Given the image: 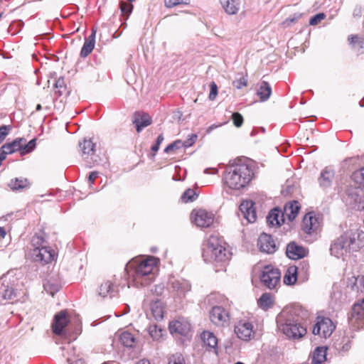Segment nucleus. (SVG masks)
I'll use <instances>...</instances> for the list:
<instances>
[{"mask_svg": "<svg viewBox=\"0 0 364 364\" xmlns=\"http://www.w3.org/2000/svg\"><path fill=\"white\" fill-rule=\"evenodd\" d=\"M309 316V311L299 304L286 306L277 316V328L288 338L300 339L306 333L304 321Z\"/></svg>", "mask_w": 364, "mask_h": 364, "instance_id": "1", "label": "nucleus"}, {"mask_svg": "<svg viewBox=\"0 0 364 364\" xmlns=\"http://www.w3.org/2000/svg\"><path fill=\"white\" fill-rule=\"evenodd\" d=\"M159 259L149 256L146 258H134L129 261L125 271L132 285L145 287L152 283L158 272Z\"/></svg>", "mask_w": 364, "mask_h": 364, "instance_id": "2", "label": "nucleus"}, {"mask_svg": "<svg viewBox=\"0 0 364 364\" xmlns=\"http://www.w3.org/2000/svg\"><path fill=\"white\" fill-rule=\"evenodd\" d=\"M202 255L206 263L222 267L228 262L232 254L217 236L211 235L203 245Z\"/></svg>", "mask_w": 364, "mask_h": 364, "instance_id": "3", "label": "nucleus"}, {"mask_svg": "<svg viewBox=\"0 0 364 364\" xmlns=\"http://www.w3.org/2000/svg\"><path fill=\"white\" fill-rule=\"evenodd\" d=\"M252 169L246 164H235L230 166L225 174V184L233 190L245 188L252 179Z\"/></svg>", "mask_w": 364, "mask_h": 364, "instance_id": "4", "label": "nucleus"}, {"mask_svg": "<svg viewBox=\"0 0 364 364\" xmlns=\"http://www.w3.org/2000/svg\"><path fill=\"white\" fill-rule=\"evenodd\" d=\"M359 247L356 245L355 239L347 234L341 235L335 240L330 247L331 255L336 258H344L351 251L356 252Z\"/></svg>", "mask_w": 364, "mask_h": 364, "instance_id": "5", "label": "nucleus"}, {"mask_svg": "<svg viewBox=\"0 0 364 364\" xmlns=\"http://www.w3.org/2000/svg\"><path fill=\"white\" fill-rule=\"evenodd\" d=\"M221 303L223 306L217 305L212 308L210 311V321L218 326H228L230 323V314L226 309L229 305V301L227 298H223Z\"/></svg>", "mask_w": 364, "mask_h": 364, "instance_id": "6", "label": "nucleus"}, {"mask_svg": "<svg viewBox=\"0 0 364 364\" xmlns=\"http://www.w3.org/2000/svg\"><path fill=\"white\" fill-rule=\"evenodd\" d=\"M280 277L281 274L278 269L272 265H267L263 268L260 280L265 287L272 289L279 284Z\"/></svg>", "mask_w": 364, "mask_h": 364, "instance_id": "7", "label": "nucleus"}, {"mask_svg": "<svg viewBox=\"0 0 364 364\" xmlns=\"http://www.w3.org/2000/svg\"><path fill=\"white\" fill-rule=\"evenodd\" d=\"M336 326L330 318L318 316L313 328V333L326 338L331 336Z\"/></svg>", "mask_w": 364, "mask_h": 364, "instance_id": "8", "label": "nucleus"}, {"mask_svg": "<svg viewBox=\"0 0 364 364\" xmlns=\"http://www.w3.org/2000/svg\"><path fill=\"white\" fill-rule=\"evenodd\" d=\"M170 333L174 336H181L186 338L191 336V327L189 321L184 318H179L169 323Z\"/></svg>", "mask_w": 364, "mask_h": 364, "instance_id": "9", "label": "nucleus"}, {"mask_svg": "<svg viewBox=\"0 0 364 364\" xmlns=\"http://www.w3.org/2000/svg\"><path fill=\"white\" fill-rule=\"evenodd\" d=\"M191 220L199 228H208L214 221V214L204 209L193 210L191 215Z\"/></svg>", "mask_w": 364, "mask_h": 364, "instance_id": "10", "label": "nucleus"}, {"mask_svg": "<svg viewBox=\"0 0 364 364\" xmlns=\"http://www.w3.org/2000/svg\"><path fill=\"white\" fill-rule=\"evenodd\" d=\"M55 257V250L50 247L38 246L32 251L33 261L41 262L43 264H48L54 260Z\"/></svg>", "mask_w": 364, "mask_h": 364, "instance_id": "11", "label": "nucleus"}, {"mask_svg": "<svg viewBox=\"0 0 364 364\" xmlns=\"http://www.w3.org/2000/svg\"><path fill=\"white\" fill-rule=\"evenodd\" d=\"M348 321L355 328L359 329L364 327V299L353 305Z\"/></svg>", "mask_w": 364, "mask_h": 364, "instance_id": "12", "label": "nucleus"}, {"mask_svg": "<svg viewBox=\"0 0 364 364\" xmlns=\"http://www.w3.org/2000/svg\"><path fill=\"white\" fill-rule=\"evenodd\" d=\"M69 320L67 316L66 311H61L55 315L52 323L53 331L55 334L58 336H64L68 337L69 332L65 329Z\"/></svg>", "mask_w": 364, "mask_h": 364, "instance_id": "13", "label": "nucleus"}, {"mask_svg": "<svg viewBox=\"0 0 364 364\" xmlns=\"http://www.w3.org/2000/svg\"><path fill=\"white\" fill-rule=\"evenodd\" d=\"M20 295L18 291L6 277L0 279V297L5 300H18Z\"/></svg>", "mask_w": 364, "mask_h": 364, "instance_id": "14", "label": "nucleus"}, {"mask_svg": "<svg viewBox=\"0 0 364 364\" xmlns=\"http://www.w3.org/2000/svg\"><path fill=\"white\" fill-rule=\"evenodd\" d=\"M235 333L240 339L249 341L255 334L253 325L252 323L245 320L240 321L235 326Z\"/></svg>", "mask_w": 364, "mask_h": 364, "instance_id": "15", "label": "nucleus"}, {"mask_svg": "<svg viewBox=\"0 0 364 364\" xmlns=\"http://www.w3.org/2000/svg\"><path fill=\"white\" fill-rule=\"evenodd\" d=\"M253 206L254 203L252 200H244L239 207L240 212L239 216L245 218L247 223H252L256 220V211Z\"/></svg>", "mask_w": 364, "mask_h": 364, "instance_id": "16", "label": "nucleus"}, {"mask_svg": "<svg viewBox=\"0 0 364 364\" xmlns=\"http://www.w3.org/2000/svg\"><path fill=\"white\" fill-rule=\"evenodd\" d=\"M257 245L260 251L268 254L274 253L276 251V245L272 236L262 233L258 238Z\"/></svg>", "mask_w": 364, "mask_h": 364, "instance_id": "17", "label": "nucleus"}, {"mask_svg": "<svg viewBox=\"0 0 364 364\" xmlns=\"http://www.w3.org/2000/svg\"><path fill=\"white\" fill-rule=\"evenodd\" d=\"M307 254V249L294 242L289 243L287 246L286 255L291 259H299L304 257Z\"/></svg>", "mask_w": 364, "mask_h": 364, "instance_id": "18", "label": "nucleus"}, {"mask_svg": "<svg viewBox=\"0 0 364 364\" xmlns=\"http://www.w3.org/2000/svg\"><path fill=\"white\" fill-rule=\"evenodd\" d=\"M300 210V205L298 201L293 200L287 203L284 208V212L282 213V220L284 222L285 218L289 221H293L297 216Z\"/></svg>", "mask_w": 364, "mask_h": 364, "instance_id": "19", "label": "nucleus"}, {"mask_svg": "<svg viewBox=\"0 0 364 364\" xmlns=\"http://www.w3.org/2000/svg\"><path fill=\"white\" fill-rule=\"evenodd\" d=\"M164 306L161 300L156 299L150 304L149 311L146 315L148 317H153L156 321H161L164 318Z\"/></svg>", "mask_w": 364, "mask_h": 364, "instance_id": "20", "label": "nucleus"}, {"mask_svg": "<svg viewBox=\"0 0 364 364\" xmlns=\"http://www.w3.org/2000/svg\"><path fill=\"white\" fill-rule=\"evenodd\" d=\"M318 228L317 219L311 214H306L303 219L301 229L307 235H311Z\"/></svg>", "mask_w": 364, "mask_h": 364, "instance_id": "21", "label": "nucleus"}, {"mask_svg": "<svg viewBox=\"0 0 364 364\" xmlns=\"http://www.w3.org/2000/svg\"><path fill=\"white\" fill-rule=\"evenodd\" d=\"M151 122V119L149 114L140 112L134 114L133 123L136 126L137 132H140L142 129L149 126Z\"/></svg>", "mask_w": 364, "mask_h": 364, "instance_id": "22", "label": "nucleus"}, {"mask_svg": "<svg viewBox=\"0 0 364 364\" xmlns=\"http://www.w3.org/2000/svg\"><path fill=\"white\" fill-rule=\"evenodd\" d=\"M220 2L225 11L230 15L237 14L241 6L240 0H220Z\"/></svg>", "mask_w": 364, "mask_h": 364, "instance_id": "23", "label": "nucleus"}, {"mask_svg": "<svg viewBox=\"0 0 364 364\" xmlns=\"http://www.w3.org/2000/svg\"><path fill=\"white\" fill-rule=\"evenodd\" d=\"M282 211L278 208L272 209L267 216V223L269 226L279 227L283 223L282 220Z\"/></svg>", "mask_w": 364, "mask_h": 364, "instance_id": "24", "label": "nucleus"}, {"mask_svg": "<svg viewBox=\"0 0 364 364\" xmlns=\"http://www.w3.org/2000/svg\"><path fill=\"white\" fill-rule=\"evenodd\" d=\"M22 142H26L25 138H16L10 143L4 144L2 147L4 151L6 150L9 154H11L18 151L21 154Z\"/></svg>", "mask_w": 364, "mask_h": 364, "instance_id": "25", "label": "nucleus"}, {"mask_svg": "<svg viewBox=\"0 0 364 364\" xmlns=\"http://www.w3.org/2000/svg\"><path fill=\"white\" fill-rule=\"evenodd\" d=\"M170 284L173 291H176L179 296L184 294L191 289V286L186 281L173 279L170 281Z\"/></svg>", "mask_w": 364, "mask_h": 364, "instance_id": "26", "label": "nucleus"}, {"mask_svg": "<svg viewBox=\"0 0 364 364\" xmlns=\"http://www.w3.org/2000/svg\"><path fill=\"white\" fill-rule=\"evenodd\" d=\"M9 186L13 191H23L29 188L30 183L29 181L24 178H16L14 179H11L9 183Z\"/></svg>", "mask_w": 364, "mask_h": 364, "instance_id": "27", "label": "nucleus"}, {"mask_svg": "<svg viewBox=\"0 0 364 364\" xmlns=\"http://www.w3.org/2000/svg\"><path fill=\"white\" fill-rule=\"evenodd\" d=\"M327 348L325 346L317 347L311 355V364H322L326 360Z\"/></svg>", "mask_w": 364, "mask_h": 364, "instance_id": "28", "label": "nucleus"}, {"mask_svg": "<svg viewBox=\"0 0 364 364\" xmlns=\"http://www.w3.org/2000/svg\"><path fill=\"white\" fill-rule=\"evenodd\" d=\"M334 176V172L332 169L325 168L321 173L318 178L320 186L322 187H328L331 185Z\"/></svg>", "mask_w": 364, "mask_h": 364, "instance_id": "29", "label": "nucleus"}, {"mask_svg": "<svg viewBox=\"0 0 364 364\" xmlns=\"http://www.w3.org/2000/svg\"><path fill=\"white\" fill-rule=\"evenodd\" d=\"M298 268L296 266H290L287 268L284 276V283L287 285L294 284L297 279Z\"/></svg>", "mask_w": 364, "mask_h": 364, "instance_id": "30", "label": "nucleus"}, {"mask_svg": "<svg viewBox=\"0 0 364 364\" xmlns=\"http://www.w3.org/2000/svg\"><path fill=\"white\" fill-rule=\"evenodd\" d=\"M79 147L82 156H91L95 152V144L90 139H84L82 142H80Z\"/></svg>", "mask_w": 364, "mask_h": 364, "instance_id": "31", "label": "nucleus"}, {"mask_svg": "<svg viewBox=\"0 0 364 364\" xmlns=\"http://www.w3.org/2000/svg\"><path fill=\"white\" fill-rule=\"evenodd\" d=\"M274 304V299L270 294L264 293L262 294L259 299L257 300V304L259 308L267 311L272 308Z\"/></svg>", "mask_w": 364, "mask_h": 364, "instance_id": "32", "label": "nucleus"}, {"mask_svg": "<svg viewBox=\"0 0 364 364\" xmlns=\"http://www.w3.org/2000/svg\"><path fill=\"white\" fill-rule=\"evenodd\" d=\"M203 343L210 348L215 349L218 346L216 336L210 331H203L201 335Z\"/></svg>", "mask_w": 364, "mask_h": 364, "instance_id": "33", "label": "nucleus"}, {"mask_svg": "<svg viewBox=\"0 0 364 364\" xmlns=\"http://www.w3.org/2000/svg\"><path fill=\"white\" fill-rule=\"evenodd\" d=\"M120 341L125 347L127 348L134 347L137 342L135 336L129 331L122 333L120 335Z\"/></svg>", "mask_w": 364, "mask_h": 364, "instance_id": "34", "label": "nucleus"}, {"mask_svg": "<svg viewBox=\"0 0 364 364\" xmlns=\"http://www.w3.org/2000/svg\"><path fill=\"white\" fill-rule=\"evenodd\" d=\"M271 94L272 88L270 85L266 81H262L257 90V95L259 96L260 100L263 102L267 100Z\"/></svg>", "mask_w": 364, "mask_h": 364, "instance_id": "35", "label": "nucleus"}, {"mask_svg": "<svg viewBox=\"0 0 364 364\" xmlns=\"http://www.w3.org/2000/svg\"><path fill=\"white\" fill-rule=\"evenodd\" d=\"M114 291V287L112 282L107 281L105 283L102 284L100 290L99 294L103 297L106 296L108 294H112ZM112 296V295H111Z\"/></svg>", "mask_w": 364, "mask_h": 364, "instance_id": "36", "label": "nucleus"}, {"mask_svg": "<svg viewBox=\"0 0 364 364\" xmlns=\"http://www.w3.org/2000/svg\"><path fill=\"white\" fill-rule=\"evenodd\" d=\"M148 332L154 341H159L162 336V329L157 325L149 326Z\"/></svg>", "mask_w": 364, "mask_h": 364, "instance_id": "37", "label": "nucleus"}, {"mask_svg": "<svg viewBox=\"0 0 364 364\" xmlns=\"http://www.w3.org/2000/svg\"><path fill=\"white\" fill-rule=\"evenodd\" d=\"M198 197L196 191L191 188L187 189L181 196V199L183 203L194 201Z\"/></svg>", "mask_w": 364, "mask_h": 364, "instance_id": "38", "label": "nucleus"}, {"mask_svg": "<svg viewBox=\"0 0 364 364\" xmlns=\"http://www.w3.org/2000/svg\"><path fill=\"white\" fill-rule=\"evenodd\" d=\"M36 146V139H33L30 141L26 144V142H22V149H21V155L23 156L27 154L31 151H33Z\"/></svg>", "mask_w": 364, "mask_h": 364, "instance_id": "39", "label": "nucleus"}, {"mask_svg": "<svg viewBox=\"0 0 364 364\" xmlns=\"http://www.w3.org/2000/svg\"><path fill=\"white\" fill-rule=\"evenodd\" d=\"M351 177L356 183L364 186V167L354 171Z\"/></svg>", "mask_w": 364, "mask_h": 364, "instance_id": "40", "label": "nucleus"}, {"mask_svg": "<svg viewBox=\"0 0 364 364\" xmlns=\"http://www.w3.org/2000/svg\"><path fill=\"white\" fill-rule=\"evenodd\" d=\"M54 87L56 89L55 92L59 96L63 95L66 91V85L63 77H59L55 81Z\"/></svg>", "mask_w": 364, "mask_h": 364, "instance_id": "41", "label": "nucleus"}, {"mask_svg": "<svg viewBox=\"0 0 364 364\" xmlns=\"http://www.w3.org/2000/svg\"><path fill=\"white\" fill-rule=\"evenodd\" d=\"M95 48V45L90 41H85V43L80 50V57L86 58L88 56L92 51Z\"/></svg>", "mask_w": 364, "mask_h": 364, "instance_id": "42", "label": "nucleus"}, {"mask_svg": "<svg viewBox=\"0 0 364 364\" xmlns=\"http://www.w3.org/2000/svg\"><path fill=\"white\" fill-rule=\"evenodd\" d=\"M348 41L354 48H364V39L360 38L357 35L348 36Z\"/></svg>", "mask_w": 364, "mask_h": 364, "instance_id": "43", "label": "nucleus"}, {"mask_svg": "<svg viewBox=\"0 0 364 364\" xmlns=\"http://www.w3.org/2000/svg\"><path fill=\"white\" fill-rule=\"evenodd\" d=\"M120 9L122 16H125L126 18L129 16V14L132 13L133 9V6L129 2L122 1L120 2Z\"/></svg>", "mask_w": 364, "mask_h": 364, "instance_id": "44", "label": "nucleus"}, {"mask_svg": "<svg viewBox=\"0 0 364 364\" xmlns=\"http://www.w3.org/2000/svg\"><path fill=\"white\" fill-rule=\"evenodd\" d=\"M298 268V274H303L304 278L306 279L308 276V272L309 269V264L307 261H302L300 262L299 265L297 267Z\"/></svg>", "mask_w": 364, "mask_h": 364, "instance_id": "45", "label": "nucleus"}, {"mask_svg": "<svg viewBox=\"0 0 364 364\" xmlns=\"http://www.w3.org/2000/svg\"><path fill=\"white\" fill-rule=\"evenodd\" d=\"M184 358L181 353L172 355L168 359V364H184Z\"/></svg>", "mask_w": 364, "mask_h": 364, "instance_id": "46", "label": "nucleus"}, {"mask_svg": "<svg viewBox=\"0 0 364 364\" xmlns=\"http://www.w3.org/2000/svg\"><path fill=\"white\" fill-rule=\"evenodd\" d=\"M11 130V127L10 125H2L0 127V144L4 141Z\"/></svg>", "mask_w": 364, "mask_h": 364, "instance_id": "47", "label": "nucleus"}, {"mask_svg": "<svg viewBox=\"0 0 364 364\" xmlns=\"http://www.w3.org/2000/svg\"><path fill=\"white\" fill-rule=\"evenodd\" d=\"M232 119L233 121V124L237 127H240L243 124V117L242 116L238 113L235 112L232 115Z\"/></svg>", "mask_w": 364, "mask_h": 364, "instance_id": "48", "label": "nucleus"}, {"mask_svg": "<svg viewBox=\"0 0 364 364\" xmlns=\"http://www.w3.org/2000/svg\"><path fill=\"white\" fill-rule=\"evenodd\" d=\"M210 94H209V100H214L218 95V86L215 82H211L210 84Z\"/></svg>", "mask_w": 364, "mask_h": 364, "instance_id": "49", "label": "nucleus"}, {"mask_svg": "<svg viewBox=\"0 0 364 364\" xmlns=\"http://www.w3.org/2000/svg\"><path fill=\"white\" fill-rule=\"evenodd\" d=\"M247 84V80L244 76H242L239 79H237L233 81V85L237 89H241L242 87L246 86Z\"/></svg>", "mask_w": 364, "mask_h": 364, "instance_id": "50", "label": "nucleus"}, {"mask_svg": "<svg viewBox=\"0 0 364 364\" xmlns=\"http://www.w3.org/2000/svg\"><path fill=\"white\" fill-rule=\"evenodd\" d=\"M163 141H164L163 134H159L156 139L155 144H154L151 148V151L153 152V156H154L155 154L158 151V150L159 149L160 145Z\"/></svg>", "mask_w": 364, "mask_h": 364, "instance_id": "51", "label": "nucleus"}, {"mask_svg": "<svg viewBox=\"0 0 364 364\" xmlns=\"http://www.w3.org/2000/svg\"><path fill=\"white\" fill-rule=\"evenodd\" d=\"M44 289L53 296L54 293L58 291V285L50 284L49 282L43 284Z\"/></svg>", "mask_w": 364, "mask_h": 364, "instance_id": "52", "label": "nucleus"}, {"mask_svg": "<svg viewBox=\"0 0 364 364\" xmlns=\"http://www.w3.org/2000/svg\"><path fill=\"white\" fill-rule=\"evenodd\" d=\"M326 18L324 13H319L309 18V23H318Z\"/></svg>", "mask_w": 364, "mask_h": 364, "instance_id": "53", "label": "nucleus"}, {"mask_svg": "<svg viewBox=\"0 0 364 364\" xmlns=\"http://www.w3.org/2000/svg\"><path fill=\"white\" fill-rule=\"evenodd\" d=\"M165 6L167 8H172L181 4H186L183 0H164Z\"/></svg>", "mask_w": 364, "mask_h": 364, "instance_id": "54", "label": "nucleus"}, {"mask_svg": "<svg viewBox=\"0 0 364 364\" xmlns=\"http://www.w3.org/2000/svg\"><path fill=\"white\" fill-rule=\"evenodd\" d=\"M305 21L302 14H294L293 16H290L287 19V21H289L290 23H293L294 21Z\"/></svg>", "mask_w": 364, "mask_h": 364, "instance_id": "55", "label": "nucleus"}, {"mask_svg": "<svg viewBox=\"0 0 364 364\" xmlns=\"http://www.w3.org/2000/svg\"><path fill=\"white\" fill-rule=\"evenodd\" d=\"M180 144H181L180 141L171 143L166 147V149H164V151L166 153H169L171 151L173 150L174 149H178L180 147V146H179Z\"/></svg>", "mask_w": 364, "mask_h": 364, "instance_id": "56", "label": "nucleus"}, {"mask_svg": "<svg viewBox=\"0 0 364 364\" xmlns=\"http://www.w3.org/2000/svg\"><path fill=\"white\" fill-rule=\"evenodd\" d=\"M97 33V28L92 27L91 29V34L85 38V41H90V43H94L95 45V35Z\"/></svg>", "mask_w": 364, "mask_h": 364, "instance_id": "57", "label": "nucleus"}, {"mask_svg": "<svg viewBox=\"0 0 364 364\" xmlns=\"http://www.w3.org/2000/svg\"><path fill=\"white\" fill-rule=\"evenodd\" d=\"M164 286L162 284H157L154 286V289L151 291H154L156 295H161L164 292Z\"/></svg>", "mask_w": 364, "mask_h": 364, "instance_id": "58", "label": "nucleus"}, {"mask_svg": "<svg viewBox=\"0 0 364 364\" xmlns=\"http://www.w3.org/2000/svg\"><path fill=\"white\" fill-rule=\"evenodd\" d=\"M7 154H9L6 150L4 151L3 147L1 146L0 149V166L1 165L2 161L6 159Z\"/></svg>", "mask_w": 364, "mask_h": 364, "instance_id": "59", "label": "nucleus"}, {"mask_svg": "<svg viewBox=\"0 0 364 364\" xmlns=\"http://www.w3.org/2000/svg\"><path fill=\"white\" fill-rule=\"evenodd\" d=\"M98 176V172L97 171H93V172H91L89 175V181L90 183H92L93 181L97 178Z\"/></svg>", "mask_w": 364, "mask_h": 364, "instance_id": "60", "label": "nucleus"}, {"mask_svg": "<svg viewBox=\"0 0 364 364\" xmlns=\"http://www.w3.org/2000/svg\"><path fill=\"white\" fill-rule=\"evenodd\" d=\"M359 285L364 289V274L357 279Z\"/></svg>", "mask_w": 364, "mask_h": 364, "instance_id": "61", "label": "nucleus"}, {"mask_svg": "<svg viewBox=\"0 0 364 364\" xmlns=\"http://www.w3.org/2000/svg\"><path fill=\"white\" fill-rule=\"evenodd\" d=\"M40 242H41V244L43 242V240L42 237H33V242L34 245H36V244L38 245L40 243Z\"/></svg>", "mask_w": 364, "mask_h": 364, "instance_id": "62", "label": "nucleus"}, {"mask_svg": "<svg viewBox=\"0 0 364 364\" xmlns=\"http://www.w3.org/2000/svg\"><path fill=\"white\" fill-rule=\"evenodd\" d=\"M80 333H81L80 328H76V329H75V335H73V336H70V337H71V338H70V340H71V339H72V340H75V339H76V338H77V336L78 334H80Z\"/></svg>", "mask_w": 364, "mask_h": 364, "instance_id": "63", "label": "nucleus"}, {"mask_svg": "<svg viewBox=\"0 0 364 364\" xmlns=\"http://www.w3.org/2000/svg\"><path fill=\"white\" fill-rule=\"evenodd\" d=\"M136 364H150L149 360L143 359L139 360Z\"/></svg>", "mask_w": 364, "mask_h": 364, "instance_id": "64", "label": "nucleus"}]
</instances>
